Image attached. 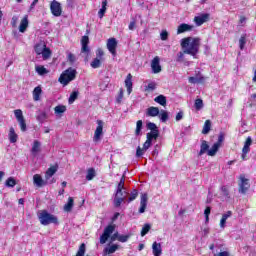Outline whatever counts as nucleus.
I'll return each instance as SVG.
<instances>
[{
	"label": "nucleus",
	"mask_w": 256,
	"mask_h": 256,
	"mask_svg": "<svg viewBox=\"0 0 256 256\" xmlns=\"http://www.w3.org/2000/svg\"><path fill=\"white\" fill-rule=\"evenodd\" d=\"M181 47L186 55H192L194 59H197V53H199V47H201V39L194 37L183 38Z\"/></svg>",
	"instance_id": "1"
},
{
	"label": "nucleus",
	"mask_w": 256,
	"mask_h": 256,
	"mask_svg": "<svg viewBox=\"0 0 256 256\" xmlns=\"http://www.w3.org/2000/svg\"><path fill=\"white\" fill-rule=\"evenodd\" d=\"M38 219L41 225L44 226L51 225V223H53L54 225H59V219L57 218V216L47 212V210H42L38 214Z\"/></svg>",
	"instance_id": "2"
},
{
	"label": "nucleus",
	"mask_w": 256,
	"mask_h": 256,
	"mask_svg": "<svg viewBox=\"0 0 256 256\" xmlns=\"http://www.w3.org/2000/svg\"><path fill=\"white\" fill-rule=\"evenodd\" d=\"M76 75H77V70L73 68H69L60 75L58 81L59 83H61V85L66 86V85H69L71 81H74Z\"/></svg>",
	"instance_id": "3"
},
{
	"label": "nucleus",
	"mask_w": 256,
	"mask_h": 256,
	"mask_svg": "<svg viewBox=\"0 0 256 256\" xmlns=\"http://www.w3.org/2000/svg\"><path fill=\"white\" fill-rule=\"evenodd\" d=\"M34 51L36 55H42V59H44V61H47V59L51 57V49L47 48L45 42H39L36 44Z\"/></svg>",
	"instance_id": "4"
},
{
	"label": "nucleus",
	"mask_w": 256,
	"mask_h": 256,
	"mask_svg": "<svg viewBox=\"0 0 256 256\" xmlns=\"http://www.w3.org/2000/svg\"><path fill=\"white\" fill-rule=\"evenodd\" d=\"M225 140V136L223 134H220L218 136V141L213 144L210 150H208L209 157H215L217 155V151H219V148L221 145H223V141Z\"/></svg>",
	"instance_id": "5"
},
{
	"label": "nucleus",
	"mask_w": 256,
	"mask_h": 256,
	"mask_svg": "<svg viewBox=\"0 0 256 256\" xmlns=\"http://www.w3.org/2000/svg\"><path fill=\"white\" fill-rule=\"evenodd\" d=\"M50 11L54 17H61L63 15V8L61 7V3L53 0L50 3Z\"/></svg>",
	"instance_id": "6"
},
{
	"label": "nucleus",
	"mask_w": 256,
	"mask_h": 256,
	"mask_svg": "<svg viewBox=\"0 0 256 256\" xmlns=\"http://www.w3.org/2000/svg\"><path fill=\"white\" fill-rule=\"evenodd\" d=\"M115 232V225H108L105 229L103 234L100 236V243L101 245H105L107 243L109 237H111L112 233Z\"/></svg>",
	"instance_id": "7"
},
{
	"label": "nucleus",
	"mask_w": 256,
	"mask_h": 256,
	"mask_svg": "<svg viewBox=\"0 0 256 256\" xmlns=\"http://www.w3.org/2000/svg\"><path fill=\"white\" fill-rule=\"evenodd\" d=\"M127 195H129V193H127V190H116V194H115V198H114V205L115 207H121V203H123V201H125V199H127Z\"/></svg>",
	"instance_id": "8"
},
{
	"label": "nucleus",
	"mask_w": 256,
	"mask_h": 256,
	"mask_svg": "<svg viewBox=\"0 0 256 256\" xmlns=\"http://www.w3.org/2000/svg\"><path fill=\"white\" fill-rule=\"evenodd\" d=\"M15 118L17 119L21 131H27V123H25V117L23 116V111L21 109L14 110Z\"/></svg>",
	"instance_id": "9"
},
{
	"label": "nucleus",
	"mask_w": 256,
	"mask_h": 256,
	"mask_svg": "<svg viewBox=\"0 0 256 256\" xmlns=\"http://www.w3.org/2000/svg\"><path fill=\"white\" fill-rule=\"evenodd\" d=\"M96 123L97 127L94 132L93 141L95 143H98V141H101V137H103V126L105 125V123L103 122V120H97Z\"/></svg>",
	"instance_id": "10"
},
{
	"label": "nucleus",
	"mask_w": 256,
	"mask_h": 256,
	"mask_svg": "<svg viewBox=\"0 0 256 256\" xmlns=\"http://www.w3.org/2000/svg\"><path fill=\"white\" fill-rule=\"evenodd\" d=\"M151 145H153V142H151V140L146 139L142 148L141 146L137 147L136 157H143V155H145V153L149 150V147H151Z\"/></svg>",
	"instance_id": "11"
},
{
	"label": "nucleus",
	"mask_w": 256,
	"mask_h": 256,
	"mask_svg": "<svg viewBox=\"0 0 256 256\" xmlns=\"http://www.w3.org/2000/svg\"><path fill=\"white\" fill-rule=\"evenodd\" d=\"M107 49L113 57H117V39L109 38L107 41Z\"/></svg>",
	"instance_id": "12"
},
{
	"label": "nucleus",
	"mask_w": 256,
	"mask_h": 256,
	"mask_svg": "<svg viewBox=\"0 0 256 256\" xmlns=\"http://www.w3.org/2000/svg\"><path fill=\"white\" fill-rule=\"evenodd\" d=\"M188 81L192 85H199L205 83V81H207V78L203 76L201 73H198L195 76L189 77Z\"/></svg>",
	"instance_id": "13"
},
{
	"label": "nucleus",
	"mask_w": 256,
	"mask_h": 256,
	"mask_svg": "<svg viewBox=\"0 0 256 256\" xmlns=\"http://www.w3.org/2000/svg\"><path fill=\"white\" fill-rule=\"evenodd\" d=\"M249 189V179L245 178V175H240L239 191L240 193H247Z\"/></svg>",
	"instance_id": "14"
},
{
	"label": "nucleus",
	"mask_w": 256,
	"mask_h": 256,
	"mask_svg": "<svg viewBox=\"0 0 256 256\" xmlns=\"http://www.w3.org/2000/svg\"><path fill=\"white\" fill-rule=\"evenodd\" d=\"M253 143V139H251V136H249L243 146L242 149V159L243 161H245V157H247V153H249V151H251V145Z\"/></svg>",
	"instance_id": "15"
},
{
	"label": "nucleus",
	"mask_w": 256,
	"mask_h": 256,
	"mask_svg": "<svg viewBox=\"0 0 256 256\" xmlns=\"http://www.w3.org/2000/svg\"><path fill=\"white\" fill-rule=\"evenodd\" d=\"M159 61V56L154 57L151 61V69L154 74L161 73V64Z\"/></svg>",
	"instance_id": "16"
},
{
	"label": "nucleus",
	"mask_w": 256,
	"mask_h": 256,
	"mask_svg": "<svg viewBox=\"0 0 256 256\" xmlns=\"http://www.w3.org/2000/svg\"><path fill=\"white\" fill-rule=\"evenodd\" d=\"M207 21H209V14H200L194 17V23H196L197 27H201Z\"/></svg>",
	"instance_id": "17"
},
{
	"label": "nucleus",
	"mask_w": 256,
	"mask_h": 256,
	"mask_svg": "<svg viewBox=\"0 0 256 256\" xmlns=\"http://www.w3.org/2000/svg\"><path fill=\"white\" fill-rule=\"evenodd\" d=\"M147 201V193L141 194L139 213H145V210L147 209Z\"/></svg>",
	"instance_id": "18"
},
{
	"label": "nucleus",
	"mask_w": 256,
	"mask_h": 256,
	"mask_svg": "<svg viewBox=\"0 0 256 256\" xmlns=\"http://www.w3.org/2000/svg\"><path fill=\"white\" fill-rule=\"evenodd\" d=\"M27 27H29V16L25 15L20 22L19 32L25 33V31H27Z\"/></svg>",
	"instance_id": "19"
},
{
	"label": "nucleus",
	"mask_w": 256,
	"mask_h": 256,
	"mask_svg": "<svg viewBox=\"0 0 256 256\" xmlns=\"http://www.w3.org/2000/svg\"><path fill=\"white\" fill-rule=\"evenodd\" d=\"M188 31H193V25L182 23L177 28V35H181V33H187Z\"/></svg>",
	"instance_id": "20"
},
{
	"label": "nucleus",
	"mask_w": 256,
	"mask_h": 256,
	"mask_svg": "<svg viewBox=\"0 0 256 256\" xmlns=\"http://www.w3.org/2000/svg\"><path fill=\"white\" fill-rule=\"evenodd\" d=\"M41 153V142L39 140H35L32 144L31 154L33 157H37Z\"/></svg>",
	"instance_id": "21"
},
{
	"label": "nucleus",
	"mask_w": 256,
	"mask_h": 256,
	"mask_svg": "<svg viewBox=\"0 0 256 256\" xmlns=\"http://www.w3.org/2000/svg\"><path fill=\"white\" fill-rule=\"evenodd\" d=\"M233 212L232 211H227L226 213H224L222 215V218L220 219V228L224 229L226 227L227 224V219H229V217H232Z\"/></svg>",
	"instance_id": "22"
},
{
	"label": "nucleus",
	"mask_w": 256,
	"mask_h": 256,
	"mask_svg": "<svg viewBox=\"0 0 256 256\" xmlns=\"http://www.w3.org/2000/svg\"><path fill=\"white\" fill-rule=\"evenodd\" d=\"M152 253L154 256H161L163 249L161 248V243L154 242L152 244Z\"/></svg>",
	"instance_id": "23"
},
{
	"label": "nucleus",
	"mask_w": 256,
	"mask_h": 256,
	"mask_svg": "<svg viewBox=\"0 0 256 256\" xmlns=\"http://www.w3.org/2000/svg\"><path fill=\"white\" fill-rule=\"evenodd\" d=\"M159 112V108L151 106L146 110V117H158Z\"/></svg>",
	"instance_id": "24"
},
{
	"label": "nucleus",
	"mask_w": 256,
	"mask_h": 256,
	"mask_svg": "<svg viewBox=\"0 0 256 256\" xmlns=\"http://www.w3.org/2000/svg\"><path fill=\"white\" fill-rule=\"evenodd\" d=\"M82 53H89V36H83L81 39Z\"/></svg>",
	"instance_id": "25"
},
{
	"label": "nucleus",
	"mask_w": 256,
	"mask_h": 256,
	"mask_svg": "<svg viewBox=\"0 0 256 256\" xmlns=\"http://www.w3.org/2000/svg\"><path fill=\"white\" fill-rule=\"evenodd\" d=\"M33 183L34 185H36V187H43L44 185H47V183H45V181L39 174H35L33 176Z\"/></svg>",
	"instance_id": "26"
},
{
	"label": "nucleus",
	"mask_w": 256,
	"mask_h": 256,
	"mask_svg": "<svg viewBox=\"0 0 256 256\" xmlns=\"http://www.w3.org/2000/svg\"><path fill=\"white\" fill-rule=\"evenodd\" d=\"M205 153H207V155H209V144H207V141L202 140L201 145H200V151L198 153L199 157H201V155H205Z\"/></svg>",
	"instance_id": "27"
},
{
	"label": "nucleus",
	"mask_w": 256,
	"mask_h": 256,
	"mask_svg": "<svg viewBox=\"0 0 256 256\" xmlns=\"http://www.w3.org/2000/svg\"><path fill=\"white\" fill-rule=\"evenodd\" d=\"M8 138L10 143H15L17 139H19V135L15 132V128L10 127L9 133H8Z\"/></svg>",
	"instance_id": "28"
},
{
	"label": "nucleus",
	"mask_w": 256,
	"mask_h": 256,
	"mask_svg": "<svg viewBox=\"0 0 256 256\" xmlns=\"http://www.w3.org/2000/svg\"><path fill=\"white\" fill-rule=\"evenodd\" d=\"M41 93H43V90L41 89V86H37L33 90V99L34 101H40L41 99Z\"/></svg>",
	"instance_id": "29"
},
{
	"label": "nucleus",
	"mask_w": 256,
	"mask_h": 256,
	"mask_svg": "<svg viewBox=\"0 0 256 256\" xmlns=\"http://www.w3.org/2000/svg\"><path fill=\"white\" fill-rule=\"evenodd\" d=\"M158 117L162 123H167L169 120V112H167V110H161L158 114Z\"/></svg>",
	"instance_id": "30"
},
{
	"label": "nucleus",
	"mask_w": 256,
	"mask_h": 256,
	"mask_svg": "<svg viewBox=\"0 0 256 256\" xmlns=\"http://www.w3.org/2000/svg\"><path fill=\"white\" fill-rule=\"evenodd\" d=\"M158 138H159V131H153L146 134V139L148 141H151V142L157 141Z\"/></svg>",
	"instance_id": "31"
},
{
	"label": "nucleus",
	"mask_w": 256,
	"mask_h": 256,
	"mask_svg": "<svg viewBox=\"0 0 256 256\" xmlns=\"http://www.w3.org/2000/svg\"><path fill=\"white\" fill-rule=\"evenodd\" d=\"M67 111V106L65 105H58L54 108L55 115H59L60 117Z\"/></svg>",
	"instance_id": "32"
},
{
	"label": "nucleus",
	"mask_w": 256,
	"mask_h": 256,
	"mask_svg": "<svg viewBox=\"0 0 256 256\" xmlns=\"http://www.w3.org/2000/svg\"><path fill=\"white\" fill-rule=\"evenodd\" d=\"M73 205H74L73 197H69L68 202L64 205V211L66 213H70V211H72L73 209Z\"/></svg>",
	"instance_id": "33"
},
{
	"label": "nucleus",
	"mask_w": 256,
	"mask_h": 256,
	"mask_svg": "<svg viewBox=\"0 0 256 256\" xmlns=\"http://www.w3.org/2000/svg\"><path fill=\"white\" fill-rule=\"evenodd\" d=\"M106 11H107V0H104V1H102L101 9L98 11V17L100 19H103V17L105 16Z\"/></svg>",
	"instance_id": "34"
},
{
	"label": "nucleus",
	"mask_w": 256,
	"mask_h": 256,
	"mask_svg": "<svg viewBox=\"0 0 256 256\" xmlns=\"http://www.w3.org/2000/svg\"><path fill=\"white\" fill-rule=\"evenodd\" d=\"M155 103H158L159 105H162V107H165L167 105V97L163 95H159L156 98H154Z\"/></svg>",
	"instance_id": "35"
},
{
	"label": "nucleus",
	"mask_w": 256,
	"mask_h": 256,
	"mask_svg": "<svg viewBox=\"0 0 256 256\" xmlns=\"http://www.w3.org/2000/svg\"><path fill=\"white\" fill-rule=\"evenodd\" d=\"M55 173H57V167H55V166L50 167V168L46 171L45 179L48 181V179H51V177H52Z\"/></svg>",
	"instance_id": "36"
},
{
	"label": "nucleus",
	"mask_w": 256,
	"mask_h": 256,
	"mask_svg": "<svg viewBox=\"0 0 256 256\" xmlns=\"http://www.w3.org/2000/svg\"><path fill=\"white\" fill-rule=\"evenodd\" d=\"M117 249H119L118 245H111L110 247H107L104 249V255H111L113 253H115V251H117Z\"/></svg>",
	"instance_id": "37"
},
{
	"label": "nucleus",
	"mask_w": 256,
	"mask_h": 256,
	"mask_svg": "<svg viewBox=\"0 0 256 256\" xmlns=\"http://www.w3.org/2000/svg\"><path fill=\"white\" fill-rule=\"evenodd\" d=\"M211 131V120H206L202 129V134L207 135Z\"/></svg>",
	"instance_id": "38"
},
{
	"label": "nucleus",
	"mask_w": 256,
	"mask_h": 256,
	"mask_svg": "<svg viewBox=\"0 0 256 256\" xmlns=\"http://www.w3.org/2000/svg\"><path fill=\"white\" fill-rule=\"evenodd\" d=\"M35 71L38 75H47V73H49V70L44 66H36Z\"/></svg>",
	"instance_id": "39"
},
{
	"label": "nucleus",
	"mask_w": 256,
	"mask_h": 256,
	"mask_svg": "<svg viewBox=\"0 0 256 256\" xmlns=\"http://www.w3.org/2000/svg\"><path fill=\"white\" fill-rule=\"evenodd\" d=\"M101 60L100 58H95L91 63L90 66L92 67V69H99V67H101Z\"/></svg>",
	"instance_id": "40"
},
{
	"label": "nucleus",
	"mask_w": 256,
	"mask_h": 256,
	"mask_svg": "<svg viewBox=\"0 0 256 256\" xmlns=\"http://www.w3.org/2000/svg\"><path fill=\"white\" fill-rule=\"evenodd\" d=\"M6 187H15L17 185V181H15V178L9 177L5 182Z\"/></svg>",
	"instance_id": "41"
},
{
	"label": "nucleus",
	"mask_w": 256,
	"mask_h": 256,
	"mask_svg": "<svg viewBox=\"0 0 256 256\" xmlns=\"http://www.w3.org/2000/svg\"><path fill=\"white\" fill-rule=\"evenodd\" d=\"M141 129H143V121L142 120H138L136 122L135 135H137V136L141 135Z\"/></svg>",
	"instance_id": "42"
},
{
	"label": "nucleus",
	"mask_w": 256,
	"mask_h": 256,
	"mask_svg": "<svg viewBox=\"0 0 256 256\" xmlns=\"http://www.w3.org/2000/svg\"><path fill=\"white\" fill-rule=\"evenodd\" d=\"M94 177H95V169L89 168L86 175L87 181H93Z\"/></svg>",
	"instance_id": "43"
},
{
	"label": "nucleus",
	"mask_w": 256,
	"mask_h": 256,
	"mask_svg": "<svg viewBox=\"0 0 256 256\" xmlns=\"http://www.w3.org/2000/svg\"><path fill=\"white\" fill-rule=\"evenodd\" d=\"M77 97H79V92L74 91L70 94V97L68 99V103L71 105L73 103H75V100L77 99Z\"/></svg>",
	"instance_id": "44"
},
{
	"label": "nucleus",
	"mask_w": 256,
	"mask_h": 256,
	"mask_svg": "<svg viewBox=\"0 0 256 256\" xmlns=\"http://www.w3.org/2000/svg\"><path fill=\"white\" fill-rule=\"evenodd\" d=\"M36 119L39 121V123H45V119H47V112H40Z\"/></svg>",
	"instance_id": "45"
},
{
	"label": "nucleus",
	"mask_w": 256,
	"mask_h": 256,
	"mask_svg": "<svg viewBox=\"0 0 256 256\" xmlns=\"http://www.w3.org/2000/svg\"><path fill=\"white\" fill-rule=\"evenodd\" d=\"M194 106H195L196 111H201V109H203V100L200 98L196 99Z\"/></svg>",
	"instance_id": "46"
},
{
	"label": "nucleus",
	"mask_w": 256,
	"mask_h": 256,
	"mask_svg": "<svg viewBox=\"0 0 256 256\" xmlns=\"http://www.w3.org/2000/svg\"><path fill=\"white\" fill-rule=\"evenodd\" d=\"M149 231H151V225L145 224L141 230V237H145V235L148 234Z\"/></svg>",
	"instance_id": "47"
},
{
	"label": "nucleus",
	"mask_w": 256,
	"mask_h": 256,
	"mask_svg": "<svg viewBox=\"0 0 256 256\" xmlns=\"http://www.w3.org/2000/svg\"><path fill=\"white\" fill-rule=\"evenodd\" d=\"M118 194L121 193V190H125V177L120 179V182L117 186Z\"/></svg>",
	"instance_id": "48"
},
{
	"label": "nucleus",
	"mask_w": 256,
	"mask_h": 256,
	"mask_svg": "<svg viewBox=\"0 0 256 256\" xmlns=\"http://www.w3.org/2000/svg\"><path fill=\"white\" fill-rule=\"evenodd\" d=\"M133 76L131 74H128L126 79H125V85L126 87H133Z\"/></svg>",
	"instance_id": "49"
},
{
	"label": "nucleus",
	"mask_w": 256,
	"mask_h": 256,
	"mask_svg": "<svg viewBox=\"0 0 256 256\" xmlns=\"http://www.w3.org/2000/svg\"><path fill=\"white\" fill-rule=\"evenodd\" d=\"M138 195H139V192H137V190H133L131 192L130 197L128 198V203H131V201H135Z\"/></svg>",
	"instance_id": "50"
},
{
	"label": "nucleus",
	"mask_w": 256,
	"mask_h": 256,
	"mask_svg": "<svg viewBox=\"0 0 256 256\" xmlns=\"http://www.w3.org/2000/svg\"><path fill=\"white\" fill-rule=\"evenodd\" d=\"M246 43H247V40L245 39V36H241L239 39V47H240L241 51H243V49H245Z\"/></svg>",
	"instance_id": "51"
},
{
	"label": "nucleus",
	"mask_w": 256,
	"mask_h": 256,
	"mask_svg": "<svg viewBox=\"0 0 256 256\" xmlns=\"http://www.w3.org/2000/svg\"><path fill=\"white\" fill-rule=\"evenodd\" d=\"M147 129H149L151 132L153 131H159V129L157 128V124L153 123V122H149L147 124Z\"/></svg>",
	"instance_id": "52"
},
{
	"label": "nucleus",
	"mask_w": 256,
	"mask_h": 256,
	"mask_svg": "<svg viewBox=\"0 0 256 256\" xmlns=\"http://www.w3.org/2000/svg\"><path fill=\"white\" fill-rule=\"evenodd\" d=\"M76 256H85V244H81Z\"/></svg>",
	"instance_id": "53"
},
{
	"label": "nucleus",
	"mask_w": 256,
	"mask_h": 256,
	"mask_svg": "<svg viewBox=\"0 0 256 256\" xmlns=\"http://www.w3.org/2000/svg\"><path fill=\"white\" fill-rule=\"evenodd\" d=\"M156 88H157V84H155L154 82H151L146 86L145 91H155Z\"/></svg>",
	"instance_id": "54"
},
{
	"label": "nucleus",
	"mask_w": 256,
	"mask_h": 256,
	"mask_svg": "<svg viewBox=\"0 0 256 256\" xmlns=\"http://www.w3.org/2000/svg\"><path fill=\"white\" fill-rule=\"evenodd\" d=\"M204 215H205L206 223H209V215H211V207H206V209L204 210Z\"/></svg>",
	"instance_id": "55"
},
{
	"label": "nucleus",
	"mask_w": 256,
	"mask_h": 256,
	"mask_svg": "<svg viewBox=\"0 0 256 256\" xmlns=\"http://www.w3.org/2000/svg\"><path fill=\"white\" fill-rule=\"evenodd\" d=\"M129 237H131V235H120L118 237V241H120V243H127V241H129Z\"/></svg>",
	"instance_id": "56"
},
{
	"label": "nucleus",
	"mask_w": 256,
	"mask_h": 256,
	"mask_svg": "<svg viewBox=\"0 0 256 256\" xmlns=\"http://www.w3.org/2000/svg\"><path fill=\"white\" fill-rule=\"evenodd\" d=\"M103 55H105V52H103V50L101 48H99L97 51H96V59H101L103 60Z\"/></svg>",
	"instance_id": "57"
},
{
	"label": "nucleus",
	"mask_w": 256,
	"mask_h": 256,
	"mask_svg": "<svg viewBox=\"0 0 256 256\" xmlns=\"http://www.w3.org/2000/svg\"><path fill=\"white\" fill-rule=\"evenodd\" d=\"M160 37L162 41H167L169 37V33L167 32V30H163L160 34Z\"/></svg>",
	"instance_id": "58"
},
{
	"label": "nucleus",
	"mask_w": 256,
	"mask_h": 256,
	"mask_svg": "<svg viewBox=\"0 0 256 256\" xmlns=\"http://www.w3.org/2000/svg\"><path fill=\"white\" fill-rule=\"evenodd\" d=\"M116 101H117V103H121V101H123V88H121L119 90V94H118V96L116 98Z\"/></svg>",
	"instance_id": "59"
},
{
	"label": "nucleus",
	"mask_w": 256,
	"mask_h": 256,
	"mask_svg": "<svg viewBox=\"0 0 256 256\" xmlns=\"http://www.w3.org/2000/svg\"><path fill=\"white\" fill-rule=\"evenodd\" d=\"M119 237H120L119 232H115V233L110 237V241H111V242H113V241H119Z\"/></svg>",
	"instance_id": "60"
},
{
	"label": "nucleus",
	"mask_w": 256,
	"mask_h": 256,
	"mask_svg": "<svg viewBox=\"0 0 256 256\" xmlns=\"http://www.w3.org/2000/svg\"><path fill=\"white\" fill-rule=\"evenodd\" d=\"M18 21H19V17L18 16H13L12 21H11L12 27H17Z\"/></svg>",
	"instance_id": "61"
},
{
	"label": "nucleus",
	"mask_w": 256,
	"mask_h": 256,
	"mask_svg": "<svg viewBox=\"0 0 256 256\" xmlns=\"http://www.w3.org/2000/svg\"><path fill=\"white\" fill-rule=\"evenodd\" d=\"M68 61H70V63H75V61H77V58H75V55L72 53L68 54Z\"/></svg>",
	"instance_id": "62"
},
{
	"label": "nucleus",
	"mask_w": 256,
	"mask_h": 256,
	"mask_svg": "<svg viewBox=\"0 0 256 256\" xmlns=\"http://www.w3.org/2000/svg\"><path fill=\"white\" fill-rule=\"evenodd\" d=\"M183 117H184V113H183V111H180L176 114L175 119H176V121H181V119H183Z\"/></svg>",
	"instance_id": "63"
},
{
	"label": "nucleus",
	"mask_w": 256,
	"mask_h": 256,
	"mask_svg": "<svg viewBox=\"0 0 256 256\" xmlns=\"http://www.w3.org/2000/svg\"><path fill=\"white\" fill-rule=\"evenodd\" d=\"M214 256H229V252H227V251L220 252L218 254H215Z\"/></svg>",
	"instance_id": "64"
}]
</instances>
